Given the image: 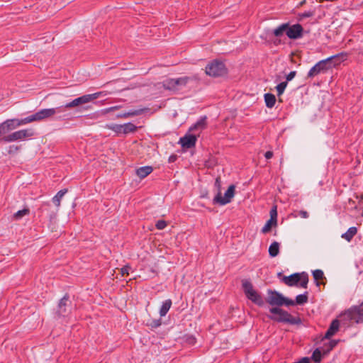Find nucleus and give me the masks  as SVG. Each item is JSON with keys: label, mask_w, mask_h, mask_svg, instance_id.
Instances as JSON below:
<instances>
[{"label": "nucleus", "mask_w": 363, "mask_h": 363, "mask_svg": "<svg viewBox=\"0 0 363 363\" xmlns=\"http://www.w3.org/2000/svg\"><path fill=\"white\" fill-rule=\"evenodd\" d=\"M63 111V107L59 106L56 108H43L38 112L27 116L24 118H12L16 128L19 126L26 125L35 121H41L48 118H52L55 114Z\"/></svg>", "instance_id": "obj_1"}, {"label": "nucleus", "mask_w": 363, "mask_h": 363, "mask_svg": "<svg viewBox=\"0 0 363 363\" xmlns=\"http://www.w3.org/2000/svg\"><path fill=\"white\" fill-rule=\"evenodd\" d=\"M347 59V54L342 52L336 55L331 56L325 60L318 62L308 72V77H313L320 72L325 71L335 67Z\"/></svg>", "instance_id": "obj_2"}, {"label": "nucleus", "mask_w": 363, "mask_h": 363, "mask_svg": "<svg viewBox=\"0 0 363 363\" xmlns=\"http://www.w3.org/2000/svg\"><path fill=\"white\" fill-rule=\"evenodd\" d=\"M342 320H353L356 323H363V302L345 311L340 315Z\"/></svg>", "instance_id": "obj_3"}, {"label": "nucleus", "mask_w": 363, "mask_h": 363, "mask_svg": "<svg viewBox=\"0 0 363 363\" xmlns=\"http://www.w3.org/2000/svg\"><path fill=\"white\" fill-rule=\"evenodd\" d=\"M35 131L31 128L22 129L13 132L7 135H3L1 140L5 143L24 140L34 136Z\"/></svg>", "instance_id": "obj_4"}, {"label": "nucleus", "mask_w": 363, "mask_h": 363, "mask_svg": "<svg viewBox=\"0 0 363 363\" xmlns=\"http://www.w3.org/2000/svg\"><path fill=\"white\" fill-rule=\"evenodd\" d=\"M283 282L289 286H297L300 283V286L306 289L308 282V276L306 272L295 273L289 277H283Z\"/></svg>", "instance_id": "obj_5"}, {"label": "nucleus", "mask_w": 363, "mask_h": 363, "mask_svg": "<svg viewBox=\"0 0 363 363\" xmlns=\"http://www.w3.org/2000/svg\"><path fill=\"white\" fill-rule=\"evenodd\" d=\"M267 302L272 306H294L295 302L293 300L284 297L281 294L277 291H269Z\"/></svg>", "instance_id": "obj_6"}, {"label": "nucleus", "mask_w": 363, "mask_h": 363, "mask_svg": "<svg viewBox=\"0 0 363 363\" xmlns=\"http://www.w3.org/2000/svg\"><path fill=\"white\" fill-rule=\"evenodd\" d=\"M101 92H96L94 94L83 95L80 97L74 99L72 101L67 103L65 106H62L63 111L65 110V108H72L77 107L80 105L89 103L90 101H94L99 98L101 95Z\"/></svg>", "instance_id": "obj_7"}, {"label": "nucleus", "mask_w": 363, "mask_h": 363, "mask_svg": "<svg viewBox=\"0 0 363 363\" xmlns=\"http://www.w3.org/2000/svg\"><path fill=\"white\" fill-rule=\"evenodd\" d=\"M101 92H96L94 94L83 95L80 97L74 99L72 101L67 103L65 106H62L63 111L65 110V108H72L77 107L80 105L89 103L90 101H94L99 98L101 95Z\"/></svg>", "instance_id": "obj_8"}, {"label": "nucleus", "mask_w": 363, "mask_h": 363, "mask_svg": "<svg viewBox=\"0 0 363 363\" xmlns=\"http://www.w3.org/2000/svg\"><path fill=\"white\" fill-rule=\"evenodd\" d=\"M205 72L206 74L216 77L224 75L226 73V68L223 62L214 60L206 67Z\"/></svg>", "instance_id": "obj_9"}, {"label": "nucleus", "mask_w": 363, "mask_h": 363, "mask_svg": "<svg viewBox=\"0 0 363 363\" xmlns=\"http://www.w3.org/2000/svg\"><path fill=\"white\" fill-rule=\"evenodd\" d=\"M272 314V319L279 322L294 323L293 317L286 311L279 308H272L269 310Z\"/></svg>", "instance_id": "obj_10"}, {"label": "nucleus", "mask_w": 363, "mask_h": 363, "mask_svg": "<svg viewBox=\"0 0 363 363\" xmlns=\"http://www.w3.org/2000/svg\"><path fill=\"white\" fill-rule=\"evenodd\" d=\"M234 192L235 187L233 185L228 187L224 194V196H222L221 192H218L213 199V203H218L222 206L228 203L234 196Z\"/></svg>", "instance_id": "obj_11"}, {"label": "nucleus", "mask_w": 363, "mask_h": 363, "mask_svg": "<svg viewBox=\"0 0 363 363\" xmlns=\"http://www.w3.org/2000/svg\"><path fill=\"white\" fill-rule=\"evenodd\" d=\"M196 137L194 135H186L179 140V143L184 148L189 149L195 146Z\"/></svg>", "instance_id": "obj_12"}, {"label": "nucleus", "mask_w": 363, "mask_h": 363, "mask_svg": "<svg viewBox=\"0 0 363 363\" xmlns=\"http://www.w3.org/2000/svg\"><path fill=\"white\" fill-rule=\"evenodd\" d=\"M302 30V26L299 24H296L291 27L287 26L286 35L289 38L296 39L301 36Z\"/></svg>", "instance_id": "obj_13"}, {"label": "nucleus", "mask_w": 363, "mask_h": 363, "mask_svg": "<svg viewBox=\"0 0 363 363\" xmlns=\"http://www.w3.org/2000/svg\"><path fill=\"white\" fill-rule=\"evenodd\" d=\"M16 129L14 123L11 119H7L0 123V138L6 133Z\"/></svg>", "instance_id": "obj_14"}, {"label": "nucleus", "mask_w": 363, "mask_h": 363, "mask_svg": "<svg viewBox=\"0 0 363 363\" xmlns=\"http://www.w3.org/2000/svg\"><path fill=\"white\" fill-rule=\"evenodd\" d=\"M69 298L65 296L59 302L57 313L59 315L65 316L67 313Z\"/></svg>", "instance_id": "obj_15"}, {"label": "nucleus", "mask_w": 363, "mask_h": 363, "mask_svg": "<svg viewBox=\"0 0 363 363\" xmlns=\"http://www.w3.org/2000/svg\"><path fill=\"white\" fill-rule=\"evenodd\" d=\"M339 325L340 323L338 320L335 319L333 320L325 335V337L326 339H330L333 335H334L338 331Z\"/></svg>", "instance_id": "obj_16"}, {"label": "nucleus", "mask_w": 363, "mask_h": 363, "mask_svg": "<svg viewBox=\"0 0 363 363\" xmlns=\"http://www.w3.org/2000/svg\"><path fill=\"white\" fill-rule=\"evenodd\" d=\"M153 169L151 166H144L136 169L135 172L138 177L144 179L152 173Z\"/></svg>", "instance_id": "obj_17"}, {"label": "nucleus", "mask_w": 363, "mask_h": 363, "mask_svg": "<svg viewBox=\"0 0 363 363\" xmlns=\"http://www.w3.org/2000/svg\"><path fill=\"white\" fill-rule=\"evenodd\" d=\"M206 126V117L201 118L195 124H194L190 128L189 131H201Z\"/></svg>", "instance_id": "obj_18"}, {"label": "nucleus", "mask_w": 363, "mask_h": 363, "mask_svg": "<svg viewBox=\"0 0 363 363\" xmlns=\"http://www.w3.org/2000/svg\"><path fill=\"white\" fill-rule=\"evenodd\" d=\"M144 112V109L130 110L129 111L118 114V118H127L129 117L136 116L142 114Z\"/></svg>", "instance_id": "obj_19"}, {"label": "nucleus", "mask_w": 363, "mask_h": 363, "mask_svg": "<svg viewBox=\"0 0 363 363\" xmlns=\"http://www.w3.org/2000/svg\"><path fill=\"white\" fill-rule=\"evenodd\" d=\"M190 80V78L188 77H183L177 79H174V83L175 84V90H179L182 87L184 86Z\"/></svg>", "instance_id": "obj_20"}, {"label": "nucleus", "mask_w": 363, "mask_h": 363, "mask_svg": "<svg viewBox=\"0 0 363 363\" xmlns=\"http://www.w3.org/2000/svg\"><path fill=\"white\" fill-rule=\"evenodd\" d=\"M172 302L171 299H167L163 303L160 309V315L161 317L166 315L172 306Z\"/></svg>", "instance_id": "obj_21"}, {"label": "nucleus", "mask_w": 363, "mask_h": 363, "mask_svg": "<svg viewBox=\"0 0 363 363\" xmlns=\"http://www.w3.org/2000/svg\"><path fill=\"white\" fill-rule=\"evenodd\" d=\"M357 229L356 227L350 228L347 231L342 235V238L350 242L352 238L357 234Z\"/></svg>", "instance_id": "obj_22"}, {"label": "nucleus", "mask_w": 363, "mask_h": 363, "mask_svg": "<svg viewBox=\"0 0 363 363\" xmlns=\"http://www.w3.org/2000/svg\"><path fill=\"white\" fill-rule=\"evenodd\" d=\"M279 243L274 241L269 247V254L272 257H274L279 255Z\"/></svg>", "instance_id": "obj_23"}, {"label": "nucleus", "mask_w": 363, "mask_h": 363, "mask_svg": "<svg viewBox=\"0 0 363 363\" xmlns=\"http://www.w3.org/2000/svg\"><path fill=\"white\" fill-rule=\"evenodd\" d=\"M67 190L65 189H62L59 191L57 193V194L52 198V202L57 207H59L60 206V201L62 198L65 196V194L67 193Z\"/></svg>", "instance_id": "obj_24"}, {"label": "nucleus", "mask_w": 363, "mask_h": 363, "mask_svg": "<svg viewBox=\"0 0 363 363\" xmlns=\"http://www.w3.org/2000/svg\"><path fill=\"white\" fill-rule=\"evenodd\" d=\"M264 101L266 103V106L268 108H272L275 104L276 97L272 94H269V93L265 94H264Z\"/></svg>", "instance_id": "obj_25"}, {"label": "nucleus", "mask_w": 363, "mask_h": 363, "mask_svg": "<svg viewBox=\"0 0 363 363\" xmlns=\"http://www.w3.org/2000/svg\"><path fill=\"white\" fill-rule=\"evenodd\" d=\"M30 213V210L28 208H25L15 213L13 215V219L16 220H21L23 217L28 216Z\"/></svg>", "instance_id": "obj_26"}, {"label": "nucleus", "mask_w": 363, "mask_h": 363, "mask_svg": "<svg viewBox=\"0 0 363 363\" xmlns=\"http://www.w3.org/2000/svg\"><path fill=\"white\" fill-rule=\"evenodd\" d=\"M276 225L277 220L274 218L273 215H272V218H270V219L266 223V224L263 227L262 230V233H268L271 230L272 227Z\"/></svg>", "instance_id": "obj_27"}, {"label": "nucleus", "mask_w": 363, "mask_h": 363, "mask_svg": "<svg viewBox=\"0 0 363 363\" xmlns=\"http://www.w3.org/2000/svg\"><path fill=\"white\" fill-rule=\"evenodd\" d=\"M137 130V126L132 123H127L123 125V133L128 134L133 133Z\"/></svg>", "instance_id": "obj_28"}, {"label": "nucleus", "mask_w": 363, "mask_h": 363, "mask_svg": "<svg viewBox=\"0 0 363 363\" xmlns=\"http://www.w3.org/2000/svg\"><path fill=\"white\" fill-rule=\"evenodd\" d=\"M287 30V24H282L278 28H275L273 33L277 37H280Z\"/></svg>", "instance_id": "obj_29"}, {"label": "nucleus", "mask_w": 363, "mask_h": 363, "mask_svg": "<svg viewBox=\"0 0 363 363\" xmlns=\"http://www.w3.org/2000/svg\"><path fill=\"white\" fill-rule=\"evenodd\" d=\"M106 128L114 131L115 133L120 134L123 133V125L120 124H108Z\"/></svg>", "instance_id": "obj_30"}, {"label": "nucleus", "mask_w": 363, "mask_h": 363, "mask_svg": "<svg viewBox=\"0 0 363 363\" xmlns=\"http://www.w3.org/2000/svg\"><path fill=\"white\" fill-rule=\"evenodd\" d=\"M163 86L166 89L175 90V84L174 83V79H167L163 82Z\"/></svg>", "instance_id": "obj_31"}, {"label": "nucleus", "mask_w": 363, "mask_h": 363, "mask_svg": "<svg viewBox=\"0 0 363 363\" xmlns=\"http://www.w3.org/2000/svg\"><path fill=\"white\" fill-rule=\"evenodd\" d=\"M307 301H308V296H307V293H306L305 294L298 295L296 298V301H294V302H295V303H297L298 305H302V304L306 303Z\"/></svg>", "instance_id": "obj_32"}, {"label": "nucleus", "mask_w": 363, "mask_h": 363, "mask_svg": "<svg viewBox=\"0 0 363 363\" xmlns=\"http://www.w3.org/2000/svg\"><path fill=\"white\" fill-rule=\"evenodd\" d=\"M242 282V289L245 294L246 297L250 299V282L247 279H243Z\"/></svg>", "instance_id": "obj_33"}, {"label": "nucleus", "mask_w": 363, "mask_h": 363, "mask_svg": "<svg viewBox=\"0 0 363 363\" xmlns=\"http://www.w3.org/2000/svg\"><path fill=\"white\" fill-rule=\"evenodd\" d=\"M291 216L294 218H297L298 216H301L303 218H308L309 215L306 211H295L291 214Z\"/></svg>", "instance_id": "obj_34"}, {"label": "nucleus", "mask_w": 363, "mask_h": 363, "mask_svg": "<svg viewBox=\"0 0 363 363\" xmlns=\"http://www.w3.org/2000/svg\"><path fill=\"white\" fill-rule=\"evenodd\" d=\"M251 301L256 302L259 305L262 303V298L259 297V296L253 290L251 289Z\"/></svg>", "instance_id": "obj_35"}, {"label": "nucleus", "mask_w": 363, "mask_h": 363, "mask_svg": "<svg viewBox=\"0 0 363 363\" xmlns=\"http://www.w3.org/2000/svg\"><path fill=\"white\" fill-rule=\"evenodd\" d=\"M286 86H287V82H281L277 86L276 89L277 91L278 96H280L284 93Z\"/></svg>", "instance_id": "obj_36"}, {"label": "nucleus", "mask_w": 363, "mask_h": 363, "mask_svg": "<svg viewBox=\"0 0 363 363\" xmlns=\"http://www.w3.org/2000/svg\"><path fill=\"white\" fill-rule=\"evenodd\" d=\"M313 276L315 280L318 281L324 277L323 272L320 269H316L313 272Z\"/></svg>", "instance_id": "obj_37"}, {"label": "nucleus", "mask_w": 363, "mask_h": 363, "mask_svg": "<svg viewBox=\"0 0 363 363\" xmlns=\"http://www.w3.org/2000/svg\"><path fill=\"white\" fill-rule=\"evenodd\" d=\"M312 359L314 360V362H320L321 360V352L319 350L316 349L313 353V355H312Z\"/></svg>", "instance_id": "obj_38"}, {"label": "nucleus", "mask_w": 363, "mask_h": 363, "mask_svg": "<svg viewBox=\"0 0 363 363\" xmlns=\"http://www.w3.org/2000/svg\"><path fill=\"white\" fill-rule=\"evenodd\" d=\"M167 223L166 221L163 220H159L157 223H156V228L158 229V230H162L164 229L166 226H167Z\"/></svg>", "instance_id": "obj_39"}, {"label": "nucleus", "mask_w": 363, "mask_h": 363, "mask_svg": "<svg viewBox=\"0 0 363 363\" xmlns=\"http://www.w3.org/2000/svg\"><path fill=\"white\" fill-rule=\"evenodd\" d=\"M162 324V321L160 319L157 320H152L151 322L148 323V325L151 326L152 328H157L160 326Z\"/></svg>", "instance_id": "obj_40"}, {"label": "nucleus", "mask_w": 363, "mask_h": 363, "mask_svg": "<svg viewBox=\"0 0 363 363\" xmlns=\"http://www.w3.org/2000/svg\"><path fill=\"white\" fill-rule=\"evenodd\" d=\"M214 187H215L216 190L217 191V193L218 192H221L220 191L221 181H220V177H217L216 179L215 184H214Z\"/></svg>", "instance_id": "obj_41"}, {"label": "nucleus", "mask_w": 363, "mask_h": 363, "mask_svg": "<svg viewBox=\"0 0 363 363\" xmlns=\"http://www.w3.org/2000/svg\"><path fill=\"white\" fill-rule=\"evenodd\" d=\"M130 269V267L129 265H125L121 269V272L122 276H124L125 274H129V270Z\"/></svg>", "instance_id": "obj_42"}, {"label": "nucleus", "mask_w": 363, "mask_h": 363, "mask_svg": "<svg viewBox=\"0 0 363 363\" xmlns=\"http://www.w3.org/2000/svg\"><path fill=\"white\" fill-rule=\"evenodd\" d=\"M296 74V71L291 72L286 76V82L292 80L295 77Z\"/></svg>", "instance_id": "obj_43"}, {"label": "nucleus", "mask_w": 363, "mask_h": 363, "mask_svg": "<svg viewBox=\"0 0 363 363\" xmlns=\"http://www.w3.org/2000/svg\"><path fill=\"white\" fill-rule=\"evenodd\" d=\"M313 15V13L312 11H307V12H304L303 13L301 16L303 17V18H308V17H311Z\"/></svg>", "instance_id": "obj_44"}, {"label": "nucleus", "mask_w": 363, "mask_h": 363, "mask_svg": "<svg viewBox=\"0 0 363 363\" xmlns=\"http://www.w3.org/2000/svg\"><path fill=\"white\" fill-rule=\"evenodd\" d=\"M18 150H19V147L12 145V146H10L9 152V153H12L13 152L18 151Z\"/></svg>", "instance_id": "obj_45"}, {"label": "nucleus", "mask_w": 363, "mask_h": 363, "mask_svg": "<svg viewBox=\"0 0 363 363\" xmlns=\"http://www.w3.org/2000/svg\"><path fill=\"white\" fill-rule=\"evenodd\" d=\"M264 155L267 159H270L273 156V153L271 151H267Z\"/></svg>", "instance_id": "obj_46"}, {"label": "nucleus", "mask_w": 363, "mask_h": 363, "mask_svg": "<svg viewBox=\"0 0 363 363\" xmlns=\"http://www.w3.org/2000/svg\"><path fill=\"white\" fill-rule=\"evenodd\" d=\"M270 214H271V216H272V215H273L274 218L277 220V210H276V208H273V209L271 211Z\"/></svg>", "instance_id": "obj_47"}, {"label": "nucleus", "mask_w": 363, "mask_h": 363, "mask_svg": "<svg viewBox=\"0 0 363 363\" xmlns=\"http://www.w3.org/2000/svg\"><path fill=\"white\" fill-rule=\"evenodd\" d=\"M298 363H310V360L308 358L305 357V358H303L301 360H300V362Z\"/></svg>", "instance_id": "obj_48"}, {"label": "nucleus", "mask_w": 363, "mask_h": 363, "mask_svg": "<svg viewBox=\"0 0 363 363\" xmlns=\"http://www.w3.org/2000/svg\"><path fill=\"white\" fill-rule=\"evenodd\" d=\"M119 108V106H113L109 108L110 111H113Z\"/></svg>", "instance_id": "obj_49"}, {"label": "nucleus", "mask_w": 363, "mask_h": 363, "mask_svg": "<svg viewBox=\"0 0 363 363\" xmlns=\"http://www.w3.org/2000/svg\"><path fill=\"white\" fill-rule=\"evenodd\" d=\"M281 273H279V274H278V276H279V277H281Z\"/></svg>", "instance_id": "obj_50"}]
</instances>
